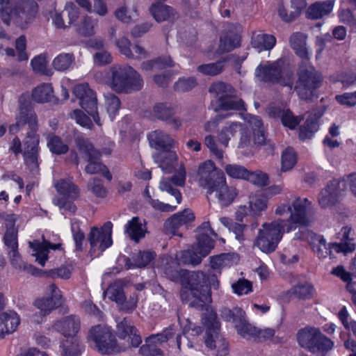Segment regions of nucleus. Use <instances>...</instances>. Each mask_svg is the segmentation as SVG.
<instances>
[{
  "label": "nucleus",
  "mask_w": 356,
  "mask_h": 356,
  "mask_svg": "<svg viewBox=\"0 0 356 356\" xmlns=\"http://www.w3.org/2000/svg\"><path fill=\"white\" fill-rule=\"evenodd\" d=\"M108 85L118 92H129L140 90L143 82L136 71L130 67L118 68L113 72Z\"/></svg>",
  "instance_id": "nucleus-7"
},
{
  "label": "nucleus",
  "mask_w": 356,
  "mask_h": 356,
  "mask_svg": "<svg viewBox=\"0 0 356 356\" xmlns=\"http://www.w3.org/2000/svg\"><path fill=\"white\" fill-rule=\"evenodd\" d=\"M166 276L174 282H180L182 286L181 298L194 307H202L211 301V289H218V276L212 271H188L186 270H172L166 268Z\"/></svg>",
  "instance_id": "nucleus-1"
},
{
  "label": "nucleus",
  "mask_w": 356,
  "mask_h": 356,
  "mask_svg": "<svg viewBox=\"0 0 356 356\" xmlns=\"http://www.w3.org/2000/svg\"><path fill=\"white\" fill-rule=\"evenodd\" d=\"M174 334V327H170L162 333L149 337L145 339V344L140 347V353L143 356L161 355L162 351L159 349V346L171 338Z\"/></svg>",
  "instance_id": "nucleus-18"
},
{
  "label": "nucleus",
  "mask_w": 356,
  "mask_h": 356,
  "mask_svg": "<svg viewBox=\"0 0 356 356\" xmlns=\"http://www.w3.org/2000/svg\"><path fill=\"white\" fill-rule=\"evenodd\" d=\"M149 140L151 147L163 151L168 150L175 145L174 140L161 130L152 131L149 135Z\"/></svg>",
  "instance_id": "nucleus-29"
},
{
  "label": "nucleus",
  "mask_w": 356,
  "mask_h": 356,
  "mask_svg": "<svg viewBox=\"0 0 356 356\" xmlns=\"http://www.w3.org/2000/svg\"><path fill=\"white\" fill-rule=\"evenodd\" d=\"M191 250L180 251L176 254L175 259H173L172 257H163L161 259V269L163 270L164 273L166 275V268H171L172 270L176 269L178 270H181L179 269V266L181 265H193L196 266L200 264V259L197 258L191 259Z\"/></svg>",
  "instance_id": "nucleus-20"
},
{
  "label": "nucleus",
  "mask_w": 356,
  "mask_h": 356,
  "mask_svg": "<svg viewBox=\"0 0 356 356\" xmlns=\"http://www.w3.org/2000/svg\"><path fill=\"white\" fill-rule=\"evenodd\" d=\"M111 300L115 302L118 305L124 301V294L122 286L118 283L111 284L105 292Z\"/></svg>",
  "instance_id": "nucleus-51"
},
{
  "label": "nucleus",
  "mask_w": 356,
  "mask_h": 356,
  "mask_svg": "<svg viewBox=\"0 0 356 356\" xmlns=\"http://www.w3.org/2000/svg\"><path fill=\"white\" fill-rule=\"evenodd\" d=\"M306 37L304 34L293 33L290 38V43L296 53L302 58H307L308 51L305 46Z\"/></svg>",
  "instance_id": "nucleus-43"
},
{
  "label": "nucleus",
  "mask_w": 356,
  "mask_h": 356,
  "mask_svg": "<svg viewBox=\"0 0 356 356\" xmlns=\"http://www.w3.org/2000/svg\"><path fill=\"white\" fill-rule=\"evenodd\" d=\"M314 346L315 347H313L311 351L312 353H319L324 355L333 348L334 343L332 340L321 332L320 336L318 337Z\"/></svg>",
  "instance_id": "nucleus-49"
},
{
  "label": "nucleus",
  "mask_w": 356,
  "mask_h": 356,
  "mask_svg": "<svg viewBox=\"0 0 356 356\" xmlns=\"http://www.w3.org/2000/svg\"><path fill=\"white\" fill-rule=\"evenodd\" d=\"M226 173L231 177L234 179H245L248 170L243 166L229 164L225 168Z\"/></svg>",
  "instance_id": "nucleus-58"
},
{
  "label": "nucleus",
  "mask_w": 356,
  "mask_h": 356,
  "mask_svg": "<svg viewBox=\"0 0 356 356\" xmlns=\"http://www.w3.org/2000/svg\"><path fill=\"white\" fill-rule=\"evenodd\" d=\"M275 43L276 39L273 35L264 33L254 34L251 41L252 47L258 52L271 49Z\"/></svg>",
  "instance_id": "nucleus-35"
},
{
  "label": "nucleus",
  "mask_w": 356,
  "mask_h": 356,
  "mask_svg": "<svg viewBox=\"0 0 356 356\" xmlns=\"http://www.w3.org/2000/svg\"><path fill=\"white\" fill-rule=\"evenodd\" d=\"M232 315L233 323L239 335L245 339L256 338L257 328L249 323L245 316V312L240 309H234L233 311H228Z\"/></svg>",
  "instance_id": "nucleus-21"
},
{
  "label": "nucleus",
  "mask_w": 356,
  "mask_h": 356,
  "mask_svg": "<svg viewBox=\"0 0 356 356\" xmlns=\"http://www.w3.org/2000/svg\"><path fill=\"white\" fill-rule=\"evenodd\" d=\"M16 120V124L10 127V131L11 132H16L17 131V127L23 126L25 124H28L29 128L31 130H33L37 124L36 116L31 113L30 115L29 113H20Z\"/></svg>",
  "instance_id": "nucleus-48"
},
{
  "label": "nucleus",
  "mask_w": 356,
  "mask_h": 356,
  "mask_svg": "<svg viewBox=\"0 0 356 356\" xmlns=\"http://www.w3.org/2000/svg\"><path fill=\"white\" fill-rule=\"evenodd\" d=\"M232 289L238 296L247 295L252 291V284L248 280L239 279L232 284Z\"/></svg>",
  "instance_id": "nucleus-57"
},
{
  "label": "nucleus",
  "mask_w": 356,
  "mask_h": 356,
  "mask_svg": "<svg viewBox=\"0 0 356 356\" xmlns=\"http://www.w3.org/2000/svg\"><path fill=\"white\" fill-rule=\"evenodd\" d=\"M74 61V58L69 54H60L53 60V66L58 71L69 69Z\"/></svg>",
  "instance_id": "nucleus-52"
},
{
  "label": "nucleus",
  "mask_w": 356,
  "mask_h": 356,
  "mask_svg": "<svg viewBox=\"0 0 356 356\" xmlns=\"http://www.w3.org/2000/svg\"><path fill=\"white\" fill-rule=\"evenodd\" d=\"M125 232L136 242L145 237L146 227L138 217H134L129 220L124 227Z\"/></svg>",
  "instance_id": "nucleus-32"
},
{
  "label": "nucleus",
  "mask_w": 356,
  "mask_h": 356,
  "mask_svg": "<svg viewBox=\"0 0 356 356\" xmlns=\"http://www.w3.org/2000/svg\"><path fill=\"white\" fill-rule=\"evenodd\" d=\"M333 1L316 2L312 4L307 10V16L311 19H319L331 13L334 8Z\"/></svg>",
  "instance_id": "nucleus-36"
},
{
  "label": "nucleus",
  "mask_w": 356,
  "mask_h": 356,
  "mask_svg": "<svg viewBox=\"0 0 356 356\" xmlns=\"http://www.w3.org/2000/svg\"><path fill=\"white\" fill-rule=\"evenodd\" d=\"M39 136L34 131L29 133L24 140L23 156L28 165H35L39 153Z\"/></svg>",
  "instance_id": "nucleus-22"
},
{
  "label": "nucleus",
  "mask_w": 356,
  "mask_h": 356,
  "mask_svg": "<svg viewBox=\"0 0 356 356\" xmlns=\"http://www.w3.org/2000/svg\"><path fill=\"white\" fill-rule=\"evenodd\" d=\"M112 227L111 222H106L101 228L93 227L88 236L90 253L94 257L99 255L112 245Z\"/></svg>",
  "instance_id": "nucleus-15"
},
{
  "label": "nucleus",
  "mask_w": 356,
  "mask_h": 356,
  "mask_svg": "<svg viewBox=\"0 0 356 356\" xmlns=\"http://www.w3.org/2000/svg\"><path fill=\"white\" fill-rule=\"evenodd\" d=\"M240 45V38L237 35L220 39V47L222 51H231Z\"/></svg>",
  "instance_id": "nucleus-63"
},
{
  "label": "nucleus",
  "mask_w": 356,
  "mask_h": 356,
  "mask_svg": "<svg viewBox=\"0 0 356 356\" xmlns=\"http://www.w3.org/2000/svg\"><path fill=\"white\" fill-rule=\"evenodd\" d=\"M306 7V2L305 0H291L290 8L291 11L290 14H284L285 11V6L280 5L278 7V15L282 20L285 22H291L295 19L301 13V11Z\"/></svg>",
  "instance_id": "nucleus-37"
},
{
  "label": "nucleus",
  "mask_w": 356,
  "mask_h": 356,
  "mask_svg": "<svg viewBox=\"0 0 356 356\" xmlns=\"http://www.w3.org/2000/svg\"><path fill=\"white\" fill-rule=\"evenodd\" d=\"M60 245V243L51 244L44 238L41 243L39 241L29 242V247L34 252L33 255L36 257V261L42 266H44L46 261L48 259L49 249L58 250Z\"/></svg>",
  "instance_id": "nucleus-25"
},
{
  "label": "nucleus",
  "mask_w": 356,
  "mask_h": 356,
  "mask_svg": "<svg viewBox=\"0 0 356 356\" xmlns=\"http://www.w3.org/2000/svg\"><path fill=\"white\" fill-rule=\"evenodd\" d=\"M275 213L280 216L290 214L287 220L285 221L286 232H289L295 229L297 226H308L311 223L313 205L312 202L306 197H295L289 204H280Z\"/></svg>",
  "instance_id": "nucleus-2"
},
{
  "label": "nucleus",
  "mask_w": 356,
  "mask_h": 356,
  "mask_svg": "<svg viewBox=\"0 0 356 356\" xmlns=\"http://www.w3.org/2000/svg\"><path fill=\"white\" fill-rule=\"evenodd\" d=\"M214 247V241L208 237L200 238L197 244L192 247L191 250V259L197 258L201 263L202 258L207 257Z\"/></svg>",
  "instance_id": "nucleus-33"
},
{
  "label": "nucleus",
  "mask_w": 356,
  "mask_h": 356,
  "mask_svg": "<svg viewBox=\"0 0 356 356\" xmlns=\"http://www.w3.org/2000/svg\"><path fill=\"white\" fill-rule=\"evenodd\" d=\"M154 161L159 165L161 170L170 173L175 168V163L178 159L177 154L174 151L165 150L155 154L154 156Z\"/></svg>",
  "instance_id": "nucleus-30"
},
{
  "label": "nucleus",
  "mask_w": 356,
  "mask_h": 356,
  "mask_svg": "<svg viewBox=\"0 0 356 356\" xmlns=\"http://www.w3.org/2000/svg\"><path fill=\"white\" fill-rule=\"evenodd\" d=\"M55 187L59 195L54 199V204L64 211L74 213L76 207L73 202L79 195L78 187L70 179H60L55 183Z\"/></svg>",
  "instance_id": "nucleus-9"
},
{
  "label": "nucleus",
  "mask_w": 356,
  "mask_h": 356,
  "mask_svg": "<svg viewBox=\"0 0 356 356\" xmlns=\"http://www.w3.org/2000/svg\"><path fill=\"white\" fill-rule=\"evenodd\" d=\"M154 258V253L151 252H140L133 256V263L129 264V261L126 265L128 268H143L148 265Z\"/></svg>",
  "instance_id": "nucleus-47"
},
{
  "label": "nucleus",
  "mask_w": 356,
  "mask_h": 356,
  "mask_svg": "<svg viewBox=\"0 0 356 356\" xmlns=\"http://www.w3.org/2000/svg\"><path fill=\"white\" fill-rule=\"evenodd\" d=\"M81 327L79 318L76 316H68L56 321L53 327L65 337H74L79 332Z\"/></svg>",
  "instance_id": "nucleus-23"
},
{
  "label": "nucleus",
  "mask_w": 356,
  "mask_h": 356,
  "mask_svg": "<svg viewBox=\"0 0 356 356\" xmlns=\"http://www.w3.org/2000/svg\"><path fill=\"white\" fill-rule=\"evenodd\" d=\"M195 220V215L191 210L186 209L181 212L172 216L165 223L167 229L175 231L181 227L187 226Z\"/></svg>",
  "instance_id": "nucleus-27"
},
{
  "label": "nucleus",
  "mask_w": 356,
  "mask_h": 356,
  "mask_svg": "<svg viewBox=\"0 0 356 356\" xmlns=\"http://www.w3.org/2000/svg\"><path fill=\"white\" fill-rule=\"evenodd\" d=\"M320 117L321 115L316 117L314 114L307 118L305 125L300 129L299 137L302 140L311 138L314 133L318 130V118Z\"/></svg>",
  "instance_id": "nucleus-41"
},
{
  "label": "nucleus",
  "mask_w": 356,
  "mask_h": 356,
  "mask_svg": "<svg viewBox=\"0 0 356 356\" xmlns=\"http://www.w3.org/2000/svg\"><path fill=\"white\" fill-rule=\"evenodd\" d=\"M241 117L247 122L245 130L241 133L240 147L250 145L252 141L257 145L264 142V130L261 121L250 113H241Z\"/></svg>",
  "instance_id": "nucleus-12"
},
{
  "label": "nucleus",
  "mask_w": 356,
  "mask_h": 356,
  "mask_svg": "<svg viewBox=\"0 0 356 356\" xmlns=\"http://www.w3.org/2000/svg\"><path fill=\"white\" fill-rule=\"evenodd\" d=\"M117 334L120 339H127L133 347H138L142 342L137 329L127 318H124L118 323Z\"/></svg>",
  "instance_id": "nucleus-24"
},
{
  "label": "nucleus",
  "mask_w": 356,
  "mask_h": 356,
  "mask_svg": "<svg viewBox=\"0 0 356 356\" xmlns=\"http://www.w3.org/2000/svg\"><path fill=\"white\" fill-rule=\"evenodd\" d=\"M196 85V81L191 77L179 79L175 84V89L179 92H186Z\"/></svg>",
  "instance_id": "nucleus-64"
},
{
  "label": "nucleus",
  "mask_w": 356,
  "mask_h": 356,
  "mask_svg": "<svg viewBox=\"0 0 356 356\" xmlns=\"http://www.w3.org/2000/svg\"><path fill=\"white\" fill-rule=\"evenodd\" d=\"M295 238L307 241L312 246L313 251L319 258H326L333 251L337 253L343 252L346 254L353 252L355 248V244L350 241L340 243H327L325 239L322 236L317 235L307 229H304L297 232Z\"/></svg>",
  "instance_id": "nucleus-4"
},
{
  "label": "nucleus",
  "mask_w": 356,
  "mask_h": 356,
  "mask_svg": "<svg viewBox=\"0 0 356 356\" xmlns=\"http://www.w3.org/2000/svg\"><path fill=\"white\" fill-rule=\"evenodd\" d=\"M206 328V346L216 350L218 356H226L228 354V344L220 334V323L217 320L216 314L212 310H207L202 318Z\"/></svg>",
  "instance_id": "nucleus-6"
},
{
  "label": "nucleus",
  "mask_w": 356,
  "mask_h": 356,
  "mask_svg": "<svg viewBox=\"0 0 356 356\" xmlns=\"http://www.w3.org/2000/svg\"><path fill=\"white\" fill-rule=\"evenodd\" d=\"M225 177L223 172L218 169L211 160H207L200 163L197 170L199 185L207 189L209 193L215 191L216 186L224 182Z\"/></svg>",
  "instance_id": "nucleus-10"
},
{
  "label": "nucleus",
  "mask_w": 356,
  "mask_h": 356,
  "mask_svg": "<svg viewBox=\"0 0 356 356\" xmlns=\"http://www.w3.org/2000/svg\"><path fill=\"white\" fill-rule=\"evenodd\" d=\"M321 330L315 327H306L298 331L297 341L298 344L304 348L312 351L314 344L320 336Z\"/></svg>",
  "instance_id": "nucleus-26"
},
{
  "label": "nucleus",
  "mask_w": 356,
  "mask_h": 356,
  "mask_svg": "<svg viewBox=\"0 0 356 356\" xmlns=\"http://www.w3.org/2000/svg\"><path fill=\"white\" fill-rule=\"evenodd\" d=\"M291 291L297 298L306 300L312 297L314 289L312 284L305 282L294 286Z\"/></svg>",
  "instance_id": "nucleus-54"
},
{
  "label": "nucleus",
  "mask_w": 356,
  "mask_h": 356,
  "mask_svg": "<svg viewBox=\"0 0 356 356\" xmlns=\"http://www.w3.org/2000/svg\"><path fill=\"white\" fill-rule=\"evenodd\" d=\"M0 4L3 22L7 25L13 24L22 29L26 27L37 13V5L34 3L18 4L15 0H1Z\"/></svg>",
  "instance_id": "nucleus-3"
},
{
  "label": "nucleus",
  "mask_w": 356,
  "mask_h": 356,
  "mask_svg": "<svg viewBox=\"0 0 356 356\" xmlns=\"http://www.w3.org/2000/svg\"><path fill=\"white\" fill-rule=\"evenodd\" d=\"M280 63L281 61H277L266 66L258 67L256 70V75L264 81L278 83L282 86H287L291 89V74L282 72Z\"/></svg>",
  "instance_id": "nucleus-17"
},
{
  "label": "nucleus",
  "mask_w": 356,
  "mask_h": 356,
  "mask_svg": "<svg viewBox=\"0 0 356 356\" xmlns=\"http://www.w3.org/2000/svg\"><path fill=\"white\" fill-rule=\"evenodd\" d=\"M15 49L12 48L3 49L2 44L0 42V54L6 55L9 57H17L19 61L27 60L29 56L26 51V40L24 36H20L15 41Z\"/></svg>",
  "instance_id": "nucleus-28"
},
{
  "label": "nucleus",
  "mask_w": 356,
  "mask_h": 356,
  "mask_svg": "<svg viewBox=\"0 0 356 356\" xmlns=\"http://www.w3.org/2000/svg\"><path fill=\"white\" fill-rule=\"evenodd\" d=\"M10 227L7 225V230L4 236V243L6 245L9 249H13V248H17L18 243H17V231L13 227V216H10Z\"/></svg>",
  "instance_id": "nucleus-55"
},
{
  "label": "nucleus",
  "mask_w": 356,
  "mask_h": 356,
  "mask_svg": "<svg viewBox=\"0 0 356 356\" xmlns=\"http://www.w3.org/2000/svg\"><path fill=\"white\" fill-rule=\"evenodd\" d=\"M344 192V183L339 179H332L320 191L318 202L322 209L331 208L340 202Z\"/></svg>",
  "instance_id": "nucleus-16"
},
{
  "label": "nucleus",
  "mask_w": 356,
  "mask_h": 356,
  "mask_svg": "<svg viewBox=\"0 0 356 356\" xmlns=\"http://www.w3.org/2000/svg\"><path fill=\"white\" fill-rule=\"evenodd\" d=\"M335 99L339 104L350 108L356 106V91L337 95Z\"/></svg>",
  "instance_id": "nucleus-61"
},
{
  "label": "nucleus",
  "mask_w": 356,
  "mask_h": 356,
  "mask_svg": "<svg viewBox=\"0 0 356 356\" xmlns=\"http://www.w3.org/2000/svg\"><path fill=\"white\" fill-rule=\"evenodd\" d=\"M285 230L286 223L282 219L265 222L259 229L253 245L264 253L273 252L282 238Z\"/></svg>",
  "instance_id": "nucleus-5"
},
{
  "label": "nucleus",
  "mask_w": 356,
  "mask_h": 356,
  "mask_svg": "<svg viewBox=\"0 0 356 356\" xmlns=\"http://www.w3.org/2000/svg\"><path fill=\"white\" fill-rule=\"evenodd\" d=\"M129 44L128 40L124 38L120 39L117 43L121 53L127 57L132 56L133 58L140 59L145 56L146 52L141 47L135 45L133 47V50H131Z\"/></svg>",
  "instance_id": "nucleus-38"
},
{
  "label": "nucleus",
  "mask_w": 356,
  "mask_h": 356,
  "mask_svg": "<svg viewBox=\"0 0 356 356\" xmlns=\"http://www.w3.org/2000/svg\"><path fill=\"white\" fill-rule=\"evenodd\" d=\"M172 60L170 58H165L163 60H159L156 61H148L143 64L142 68L145 71H156L157 70L163 68L166 66H170Z\"/></svg>",
  "instance_id": "nucleus-62"
},
{
  "label": "nucleus",
  "mask_w": 356,
  "mask_h": 356,
  "mask_svg": "<svg viewBox=\"0 0 356 356\" xmlns=\"http://www.w3.org/2000/svg\"><path fill=\"white\" fill-rule=\"evenodd\" d=\"M61 343V356H78L81 352L80 344L77 339L66 337Z\"/></svg>",
  "instance_id": "nucleus-44"
},
{
  "label": "nucleus",
  "mask_w": 356,
  "mask_h": 356,
  "mask_svg": "<svg viewBox=\"0 0 356 356\" xmlns=\"http://www.w3.org/2000/svg\"><path fill=\"white\" fill-rule=\"evenodd\" d=\"M229 255L220 254L210 258V266L213 270H216L220 274V270L224 267L229 265Z\"/></svg>",
  "instance_id": "nucleus-59"
},
{
  "label": "nucleus",
  "mask_w": 356,
  "mask_h": 356,
  "mask_svg": "<svg viewBox=\"0 0 356 356\" xmlns=\"http://www.w3.org/2000/svg\"><path fill=\"white\" fill-rule=\"evenodd\" d=\"M74 118L78 124L81 127L90 129L92 125L91 118L98 125H101L100 118L98 113H74Z\"/></svg>",
  "instance_id": "nucleus-46"
},
{
  "label": "nucleus",
  "mask_w": 356,
  "mask_h": 356,
  "mask_svg": "<svg viewBox=\"0 0 356 356\" xmlns=\"http://www.w3.org/2000/svg\"><path fill=\"white\" fill-rule=\"evenodd\" d=\"M48 60L46 56L40 55L31 60V64L34 71L42 74L51 75V70L47 67Z\"/></svg>",
  "instance_id": "nucleus-53"
},
{
  "label": "nucleus",
  "mask_w": 356,
  "mask_h": 356,
  "mask_svg": "<svg viewBox=\"0 0 356 356\" xmlns=\"http://www.w3.org/2000/svg\"><path fill=\"white\" fill-rule=\"evenodd\" d=\"M4 320L3 329L1 328L0 333H12L16 330L19 325L20 320L19 316L15 312L3 313Z\"/></svg>",
  "instance_id": "nucleus-45"
},
{
  "label": "nucleus",
  "mask_w": 356,
  "mask_h": 356,
  "mask_svg": "<svg viewBox=\"0 0 356 356\" xmlns=\"http://www.w3.org/2000/svg\"><path fill=\"white\" fill-rule=\"evenodd\" d=\"M245 179L260 186H264L268 184V176L261 171L250 172L248 170Z\"/></svg>",
  "instance_id": "nucleus-60"
},
{
  "label": "nucleus",
  "mask_w": 356,
  "mask_h": 356,
  "mask_svg": "<svg viewBox=\"0 0 356 356\" xmlns=\"http://www.w3.org/2000/svg\"><path fill=\"white\" fill-rule=\"evenodd\" d=\"M268 198L262 194H254L250 197L249 207L252 216H259L268 208Z\"/></svg>",
  "instance_id": "nucleus-39"
},
{
  "label": "nucleus",
  "mask_w": 356,
  "mask_h": 356,
  "mask_svg": "<svg viewBox=\"0 0 356 356\" xmlns=\"http://www.w3.org/2000/svg\"><path fill=\"white\" fill-rule=\"evenodd\" d=\"M321 80V74L308 63H305L300 67L298 80L294 88L301 99H307Z\"/></svg>",
  "instance_id": "nucleus-11"
},
{
  "label": "nucleus",
  "mask_w": 356,
  "mask_h": 356,
  "mask_svg": "<svg viewBox=\"0 0 356 356\" xmlns=\"http://www.w3.org/2000/svg\"><path fill=\"white\" fill-rule=\"evenodd\" d=\"M73 94L75 101L81 109L85 111H95L97 109V99L96 93L88 84L81 83L74 86Z\"/></svg>",
  "instance_id": "nucleus-19"
},
{
  "label": "nucleus",
  "mask_w": 356,
  "mask_h": 356,
  "mask_svg": "<svg viewBox=\"0 0 356 356\" xmlns=\"http://www.w3.org/2000/svg\"><path fill=\"white\" fill-rule=\"evenodd\" d=\"M54 99V90L51 84L43 83L35 87L32 92V102L45 103Z\"/></svg>",
  "instance_id": "nucleus-34"
},
{
  "label": "nucleus",
  "mask_w": 356,
  "mask_h": 356,
  "mask_svg": "<svg viewBox=\"0 0 356 356\" xmlns=\"http://www.w3.org/2000/svg\"><path fill=\"white\" fill-rule=\"evenodd\" d=\"M89 340L94 343L97 350L102 354H113L124 350L117 344L111 329L106 325L92 327L90 330Z\"/></svg>",
  "instance_id": "nucleus-8"
},
{
  "label": "nucleus",
  "mask_w": 356,
  "mask_h": 356,
  "mask_svg": "<svg viewBox=\"0 0 356 356\" xmlns=\"http://www.w3.org/2000/svg\"><path fill=\"white\" fill-rule=\"evenodd\" d=\"M150 12L158 22L169 20L174 15V11L170 7L161 3L152 5Z\"/></svg>",
  "instance_id": "nucleus-42"
},
{
  "label": "nucleus",
  "mask_w": 356,
  "mask_h": 356,
  "mask_svg": "<svg viewBox=\"0 0 356 356\" xmlns=\"http://www.w3.org/2000/svg\"><path fill=\"white\" fill-rule=\"evenodd\" d=\"M76 144L81 154L88 158V164L86 167V171L89 174L102 172L108 179H111V175L107 170L106 167L99 162L100 153L96 150L91 143L82 136L76 138Z\"/></svg>",
  "instance_id": "nucleus-13"
},
{
  "label": "nucleus",
  "mask_w": 356,
  "mask_h": 356,
  "mask_svg": "<svg viewBox=\"0 0 356 356\" xmlns=\"http://www.w3.org/2000/svg\"><path fill=\"white\" fill-rule=\"evenodd\" d=\"M220 204L222 206L229 205L238 195V191L234 186H229L226 183V178L224 182L216 186L215 191Z\"/></svg>",
  "instance_id": "nucleus-31"
},
{
  "label": "nucleus",
  "mask_w": 356,
  "mask_h": 356,
  "mask_svg": "<svg viewBox=\"0 0 356 356\" xmlns=\"http://www.w3.org/2000/svg\"><path fill=\"white\" fill-rule=\"evenodd\" d=\"M144 196L146 200V202H148L152 207L158 211H161L163 212H171L175 210L176 206H172L168 204L163 203L158 200H153L151 197L149 190L147 188H145L144 191Z\"/></svg>",
  "instance_id": "nucleus-56"
},
{
  "label": "nucleus",
  "mask_w": 356,
  "mask_h": 356,
  "mask_svg": "<svg viewBox=\"0 0 356 356\" xmlns=\"http://www.w3.org/2000/svg\"><path fill=\"white\" fill-rule=\"evenodd\" d=\"M46 294L48 297L37 299L33 303L34 307L39 310L40 315V316L36 314L32 316L35 322L40 323L43 317L62 304L61 292L54 284L48 286Z\"/></svg>",
  "instance_id": "nucleus-14"
},
{
  "label": "nucleus",
  "mask_w": 356,
  "mask_h": 356,
  "mask_svg": "<svg viewBox=\"0 0 356 356\" xmlns=\"http://www.w3.org/2000/svg\"><path fill=\"white\" fill-rule=\"evenodd\" d=\"M47 146L50 151L56 154H65L69 149L67 145L65 144L58 136L53 135L48 137Z\"/></svg>",
  "instance_id": "nucleus-50"
},
{
  "label": "nucleus",
  "mask_w": 356,
  "mask_h": 356,
  "mask_svg": "<svg viewBox=\"0 0 356 356\" xmlns=\"http://www.w3.org/2000/svg\"><path fill=\"white\" fill-rule=\"evenodd\" d=\"M298 161V156L292 147L286 148L281 154V172H286L291 170Z\"/></svg>",
  "instance_id": "nucleus-40"
}]
</instances>
